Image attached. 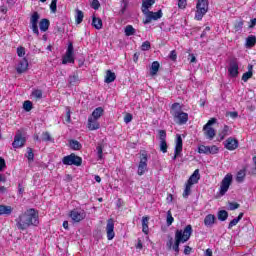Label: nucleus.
<instances>
[{"mask_svg": "<svg viewBox=\"0 0 256 256\" xmlns=\"http://www.w3.org/2000/svg\"><path fill=\"white\" fill-rule=\"evenodd\" d=\"M31 225H39V213L33 208L26 210L16 219V227L20 231H25Z\"/></svg>", "mask_w": 256, "mask_h": 256, "instance_id": "nucleus-1", "label": "nucleus"}, {"mask_svg": "<svg viewBox=\"0 0 256 256\" xmlns=\"http://www.w3.org/2000/svg\"><path fill=\"white\" fill-rule=\"evenodd\" d=\"M191 235H193V226L191 224L187 225L184 230H176L175 232V243L173 245V238H170L166 243L168 249H173L175 253H179V245L181 243H187L189 239H191Z\"/></svg>", "mask_w": 256, "mask_h": 256, "instance_id": "nucleus-2", "label": "nucleus"}, {"mask_svg": "<svg viewBox=\"0 0 256 256\" xmlns=\"http://www.w3.org/2000/svg\"><path fill=\"white\" fill-rule=\"evenodd\" d=\"M172 116L174 117L175 123L178 125H185L189 121V114L181 111V104L174 103L172 105Z\"/></svg>", "mask_w": 256, "mask_h": 256, "instance_id": "nucleus-3", "label": "nucleus"}, {"mask_svg": "<svg viewBox=\"0 0 256 256\" xmlns=\"http://www.w3.org/2000/svg\"><path fill=\"white\" fill-rule=\"evenodd\" d=\"M207 11H209V0H197L194 19L196 21H203Z\"/></svg>", "mask_w": 256, "mask_h": 256, "instance_id": "nucleus-4", "label": "nucleus"}, {"mask_svg": "<svg viewBox=\"0 0 256 256\" xmlns=\"http://www.w3.org/2000/svg\"><path fill=\"white\" fill-rule=\"evenodd\" d=\"M217 123V118H211L208 120V122L203 126V132L206 139L209 141H213L215 139V136L217 135V132L215 131V128H213V125Z\"/></svg>", "mask_w": 256, "mask_h": 256, "instance_id": "nucleus-5", "label": "nucleus"}, {"mask_svg": "<svg viewBox=\"0 0 256 256\" xmlns=\"http://www.w3.org/2000/svg\"><path fill=\"white\" fill-rule=\"evenodd\" d=\"M147 161H148V155L146 151H142L140 153V161L138 164V170H137V174L141 177L144 174L147 173L148 168H147Z\"/></svg>", "mask_w": 256, "mask_h": 256, "instance_id": "nucleus-6", "label": "nucleus"}, {"mask_svg": "<svg viewBox=\"0 0 256 256\" xmlns=\"http://www.w3.org/2000/svg\"><path fill=\"white\" fill-rule=\"evenodd\" d=\"M67 63H75V52L72 42L68 43L66 53L62 57V65H67Z\"/></svg>", "mask_w": 256, "mask_h": 256, "instance_id": "nucleus-7", "label": "nucleus"}, {"mask_svg": "<svg viewBox=\"0 0 256 256\" xmlns=\"http://www.w3.org/2000/svg\"><path fill=\"white\" fill-rule=\"evenodd\" d=\"M62 163L63 165H75L76 167H81L83 159L75 154H70L63 158Z\"/></svg>", "mask_w": 256, "mask_h": 256, "instance_id": "nucleus-8", "label": "nucleus"}, {"mask_svg": "<svg viewBox=\"0 0 256 256\" xmlns=\"http://www.w3.org/2000/svg\"><path fill=\"white\" fill-rule=\"evenodd\" d=\"M231 183H233V176L231 174H227L223 178L219 188V193L221 197H223V195H225V193L229 191V187H231Z\"/></svg>", "mask_w": 256, "mask_h": 256, "instance_id": "nucleus-9", "label": "nucleus"}, {"mask_svg": "<svg viewBox=\"0 0 256 256\" xmlns=\"http://www.w3.org/2000/svg\"><path fill=\"white\" fill-rule=\"evenodd\" d=\"M143 14L145 15V19L143 21L144 25H149V23L152 21H157L163 17V12L161 10L158 12H152L148 10V12H144Z\"/></svg>", "mask_w": 256, "mask_h": 256, "instance_id": "nucleus-10", "label": "nucleus"}, {"mask_svg": "<svg viewBox=\"0 0 256 256\" xmlns=\"http://www.w3.org/2000/svg\"><path fill=\"white\" fill-rule=\"evenodd\" d=\"M41 18V16H39L38 12H33V14L30 17V25H31V29L33 31V33L35 35H37V37H39V19Z\"/></svg>", "mask_w": 256, "mask_h": 256, "instance_id": "nucleus-11", "label": "nucleus"}, {"mask_svg": "<svg viewBox=\"0 0 256 256\" xmlns=\"http://www.w3.org/2000/svg\"><path fill=\"white\" fill-rule=\"evenodd\" d=\"M106 233L108 241H112L115 238V221L111 218L107 221Z\"/></svg>", "mask_w": 256, "mask_h": 256, "instance_id": "nucleus-12", "label": "nucleus"}, {"mask_svg": "<svg viewBox=\"0 0 256 256\" xmlns=\"http://www.w3.org/2000/svg\"><path fill=\"white\" fill-rule=\"evenodd\" d=\"M70 218L74 223H79L80 221H83L85 219V211L74 209L70 212Z\"/></svg>", "mask_w": 256, "mask_h": 256, "instance_id": "nucleus-13", "label": "nucleus"}, {"mask_svg": "<svg viewBox=\"0 0 256 256\" xmlns=\"http://www.w3.org/2000/svg\"><path fill=\"white\" fill-rule=\"evenodd\" d=\"M228 73L230 77H237V75H239V63H237V59H232L230 61Z\"/></svg>", "mask_w": 256, "mask_h": 256, "instance_id": "nucleus-14", "label": "nucleus"}, {"mask_svg": "<svg viewBox=\"0 0 256 256\" xmlns=\"http://www.w3.org/2000/svg\"><path fill=\"white\" fill-rule=\"evenodd\" d=\"M160 139V151L162 153H167V132L165 130H159Z\"/></svg>", "mask_w": 256, "mask_h": 256, "instance_id": "nucleus-15", "label": "nucleus"}, {"mask_svg": "<svg viewBox=\"0 0 256 256\" xmlns=\"http://www.w3.org/2000/svg\"><path fill=\"white\" fill-rule=\"evenodd\" d=\"M225 149H228V151H235L237 147H239V141L233 137H229L224 142Z\"/></svg>", "mask_w": 256, "mask_h": 256, "instance_id": "nucleus-16", "label": "nucleus"}, {"mask_svg": "<svg viewBox=\"0 0 256 256\" xmlns=\"http://www.w3.org/2000/svg\"><path fill=\"white\" fill-rule=\"evenodd\" d=\"M25 137H23V135L21 134H16L14 137V141L12 143V147L14 149H20V147H23L25 145Z\"/></svg>", "mask_w": 256, "mask_h": 256, "instance_id": "nucleus-17", "label": "nucleus"}, {"mask_svg": "<svg viewBox=\"0 0 256 256\" xmlns=\"http://www.w3.org/2000/svg\"><path fill=\"white\" fill-rule=\"evenodd\" d=\"M87 127L89 131H97V129H100L101 124L99 123V120L91 118V116H89Z\"/></svg>", "mask_w": 256, "mask_h": 256, "instance_id": "nucleus-18", "label": "nucleus"}, {"mask_svg": "<svg viewBox=\"0 0 256 256\" xmlns=\"http://www.w3.org/2000/svg\"><path fill=\"white\" fill-rule=\"evenodd\" d=\"M199 179H201V175L199 174V169H196L188 179L187 183H190L191 185H196V183H199Z\"/></svg>", "mask_w": 256, "mask_h": 256, "instance_id": "nucleus-19", "label": "nucleus"}, {"mask_svg": "<svg viewBox=\"0 0 256 256\" xmlns=\"http://www.w3.org/2000/svg\"><path fill=\"white\" fill-rule=\"evenodd\" d=\"M29 68V62L27 59H23L19 62L18 67H17V73H25L27 69Z\"/></svg>", "mask_w": 256, "mask_h": 256, "instance_id": "nucleus-20", "label": "nucleus"}, {"mask_svg": "<svg viewBox=\"0 0 256 256\" xmlns=\"http://www.w3.org/2000/svg\"><path fill=\"white\" fill-rule=\"evenodd\" d=\"M155 5V0H142V13H147Z\"/></svg>", "mask_w": 256, "mask_h": 256, "instance_id": "nucleus-21", "label": "nucleus"}, {"mask_svg": "<svg viewBox=\"0 0 256 256\" xmlns=\"http://www.w3.org/2000/svg\"><path fill=\"white\" fill-rule=\"evenodd\" d=\"M176 155H181V152L183 151V138H181V135H177L176 137V146H175Z\"/></svg>", "mask_w": 256, "mask_h": 256, "instance_id": "nucleus-22", "label": "nucleus"}, {"mask_svg": "<svg viewBox=\"0 0 256 256\" xmlns=\"http://www.w3.org/2000/svg\"><path fill=\"white\" fill-rule=\"evenodd\" d=\"M255 45H256V37H255V35H249L246 38V42H245L246 49H253V47H255Z\"/></svg>", "mask_w": 256, "mask_h": 256, "instance_id": "nucleus-23", "label": "nucleus"}, {"mask_svg": "<svg viewBox=\"0 0 256 256\" xmlns=\"http://www.w3.org/2000/svg\"><path fill=\"white\" fill-rule=\"evenodd\" d=\"M149 216L142 217V232L149 235Z\"/></svg>", "mask_w": 256, "mask_h": 256, "instance_id": "nucleus-24", "label": "nucleus"}, {"mask_svg": "<svg viewBox=\"0 0 256 256\" xmlns=\"http://www.w3.org/2000/svg\"><path fill=\"white\" fill-rule=\"evenodd\" d=\"M204 225L206 227H213V225H215V215L213 214L206 215V217L204 218Z\"/></svg>", "mask_w": 256, "mask_h": 256, "instance_id": "nucleus-25", "label": "nucleus"}, {"mask_svg": "<svg viewBox=\"0 0 256 256\" xmlns=\"http://www.w3.org/2000/svg\"><path fill=\"white\" fill-rule=\"evenodd\" d=\"M92 26L95 27L98 31L103 29V20H101L99 17L93 16Z\"/></svg>", "mask_w": 256, "mask_h": 256, "instance_id": "nucleus-26", "label": "nucleus"}, {"mask_svg": "<svg viewBox=\"0 0 256 256\" xmlns=\"http://www.w3.org/2000/svg\"><path fill=\"white\" fill-rule=\"evenodd\" d=\"M116 79L117 75H115V72H112L111 70L106 71L105 83H113Z\"/></svg>", "mask_w": 256, "mask_h": 256, "instance_id": "nucleus-27", "label": "nucleus"}, {"mask_svg": "<svg viewBox=\"0 0 256 256\" xmlns=\"http://www.w3.org/2000/svg\"><path fill=\"white\" fill-rule=\"evenodd\" d=\"M103 108L102 107H98L96 109H94V111L92 112L91 114V118L92 119H96V120H99L101 119V117L103 116Z\"/></svg>", "mask_w": 256, "mask_h": 256, "instance_id": "nucleus-28", "label": "nucleus"}, {"mask_svg": "<svg viewBox=\"0 0 256 256\" xmlns=\"http://www.w3.org/2000/svg\"><path fill=\"white\" fill-rule=\"evenodd\" d=\"M11 213H13V208L11 206L0 205V216L11 215Z\"/></svg>", "mask_w": 256, "mask_h": 256, "instance_id": "nucleus-29", "label": "nucleus"}, {"mask_svg": "<svg viewBox=\"0 0 256 256\" xmlns=\"http://www.w3.org/2000/svg\"><path fill=\"white\" fill-rule=\"evenodd\" d=\"M49 25H50V22L48 19H45V18L42 19L39 23L40 31H43V32L48 31Z\"/></svg>", "mask_w": 256, "mask_h": 256, "instance_id": "nucleus-30", "label": "nucleus"}, {"mask_svg": "<svg viewBox=\"0 0 256 256\" xmlns=\"http://www.w3.org/2000/svg\"><path fill=\"white\" fill-rule=\"evenodd\" d=\"M124 33H125L126 37H131L132 35H135V33H137V30H135L133 28V25H127L124 28Z\"/></svg>", "mask_w": 256, "mask_h": 256, "instance_id": "nucleus-31", "label": "nucleus"}, {"mask_svg": "<svg viewBox=\"0 0 256 256\" xmlns=\"http://www.w3.org/2000/svg\"><path fill=\"white\" fill-rule=\"evenodd\" d=\"M251 77H253V66H249V71L242 75V81H244V83H247V81H249Z\"/></svg>", "mask_w": 256, "mask_h": 256, "instance_id": "nucleus-32", "label": "nucleus"}, {"mask_svg": "<svg viewBox=\"0 0 256 256\" xmlns=\"http://www.w3.org/2000/svg\"><path fill=\"white\" fill-rule=\"evenodd\" d=\"M79 81H80L79 80V74H76V73L70 75L69 78H68V83L70 85H78Z\"/></svg>", "mask_w": 256, "mask_h": 256, "instance_id": "nucleus-33", "label": "nucleus"}, {"mask_svg": "<svg viewBox=\"0 0 256 256\" xmlns=\"http://www.w3.org/2000/svg\"><path fill=\"white\" fill-rule=\"evenodd\" d=\"M227 135H231V128L229 126L225 125L223 130L219 134L221 141H223V139H225V137H227Z\"/></svg>", "mask_w": 256, "mask_h": 256, "instance_id": "nucleus-34", "label": "nucleus"}, {"mask_svg": "<svg viewBox=\"0 0 256 256\" xmlns=\"http://www.w3.org/2000/svg\"><path fill=\"white\" fill-rule=\"evenodd\" d=\"M243 219V212H241L237 218H234L228 225V229H233V227H235V225H237L239 223V221H241Z\"/></svg>", "mask_w": 256, "mask_h": 256, "instance_id": "nucleus-35", "label": "nucleus"}, {"mask_svg": "<svg viewBox=\"0 0 256 256\" xmlns=\"http://www.w3.org/2000/svg\"><path fill=\"white\" fill-rule=\"evenodd\" d=\"M160 64L157 61H154L150 67V75L155 76L159 72Z\"/></svg>", "mask_w": 256, "mask_h": 256, "instance_id": "nucleus-36", "label": "nucleus"}, {"mask_svg": "<svg viewBox=\"0 0 256 256\" xmlns=\"http://www.w3.org/2000/svg\"><path fill=\"white\" fill-rule=\"evenodd\" d=\"M83 11L81 10H76V16H75V19H76V23L77 25L83 23Z\"/></svg>", "mask_w": 256, "mask_h": 256, "instance_id": "nucleus-37", "label": "nucleus"}, {"mask_svg": "<svg viewBox=\"0 0 256 256\" xmlns=\"http://www.w3.org/2000/svg\"><path fill=\"white\" fill-rule=\"evenodd\" d=\"M193 186V184H190L189 182L186 183L184 192H183V197L185 199H187V197H189V195L191 194V187Z\"/></svg>", "mask_w": 256, "mask_h": 256, "instance_id": "nucleus-38", "label": "nucleus"}, {"mask_svg": "<svg viewBox=\"0 0 256 256\" xmlns=\"http://www.w3.org/2000/svg\"><path fill=\"white\" fill-rule=\"evenodd\" d=\"M227 217H229V213L225 210H221L218 212L219 221H227Z\"/></svg>", "mask_w": 256, "mask_h": 256, "instance_id": "nucleus-39", "label": "nucleus"}, {"mask_svg": "<svg viewBox=\"0 0 256 256\" xmlns=\"http://www.w3.org/2000/svg\"><path fill=\"white\" fill-rule=\"evenodd\" d=\"M70 147L71 149H74V151H79V149H81V143L77 140H71Z\"/></svg>", "mask_w": 256, "mask_h": 256, "instance_id": "nucleus-40", "label": "nucleus"}, {"mask_svg": "<svg viewBox=\"0 0 256 256\" xmlns=\"http://www.w3.org/2000/svg\"><path fill=\"white\" fill-rule=\"evenodd\" d=\"M245 170H240L238 173H237V176H236V181L238 183H243V181L245 180Z\"/></svg>", "mask_w": 256, "mask_h": 256, "instance_id": "nucleus-41", "label": "nucleus"}, {"mask_svg": "<svg viewBox=\"0 0 256 256\" xmlns=\"http://www.w3.org/2000/svg\"><path fill=\"white\" fill-rule=\"evenodd\" d=\"M96 153L99 160L103 159V144H98L96 147Z\"/></svg>", "mask_w": 256, "mask_h": 256, "instance_id": "nucleus-42", "label": "nucleus"}, {"mask_svg": "<svg viewBox=\"0 0 256 256\" xmlns=\"http://www.w3.org/2000/svg\"><path fill=\"white\" fill-rule=\"evenodd\" d=\"M198 153L209 155V146L201 145L198 147Z\"/></svg>", "mask_w": 256, "mask_h": 256, "instance_id": "nucleus-43", "label": "nucleus"}, {"mask_svg": "<svg viewBox=\"0 0 256 256\" xmlns=\"http://www.w3.org/2000/svg\"><path fill=\"white\" fill-rule=\"evenodd\" d=\"M23 109L24 111H27V112L31 111V109H33V103L29 100L25 101L23 103Z\"/></svg>", "mask_w": 256, "mask_h": 256, "instance_id": "nucleus-44", "label": "nucleus"}, {"mask_svg": "<svg viewBox=\"0 0 256 256\" xmlns=\"http://www.w3.org/2000/svg\"><path fill=\"white\" fill-rule=\"evenodd\" d=\"M219 153V147L216 145L209 146L208 155H217Z\"/></svg>", "mask_w": 256, "mask_h": 256, "instance_id": "nucleus-45", "label": "nucleus"}, {"mask_svg": "<svg viewBox=\"0 0 256 256\" xmlns=\"http://www.w3.org/2000/svg\"><path fill=\"white\" fill-rule=\"evenodd\" d=\"M42 141H53V138L51 137V134L49 132H43L41 135Z\"/></svg>", "mask_w": 256, "mask_h": 256, "instance_id": "nucleus-46", "label": "nucleus"}, {"mask_svg": "<svg viewBox=\"0 0 256 256\" xmlns=\"http://www.w3.org/2000/svg\"><path fill=\"white\" fill-rule=\"evenodd\" d=\"M26 157H27L28 161H33V159H35V154L33 153V149L27 148Z\"/></svg>", "mask_w": 256, "mask_h": 256, "instance_id": "nucleus-47", "label": "nucleus"}, {"mask_svg": "<svg viewBox=\"0 0 256 256\" xmlns=\"http://www.w3.org/2000/svg\"><path fill=\"white\" fill-rule=\"evenodd\" d=\"M173 221H175V219L173 218V215L171 214V211L167 212V220L166 223L169 226L173 225Z\"/></svg>", "mask_w": 256, "mask_h": 256, "instance_id": "nucleus-48", "label": "nucleus"}, {"mask_svg": "<svg viewBox=\"0 0 256 256\" xmlns=\"http://www.w3.org/2000/svg\"><path fill=\"white\" fill-rule=\"evenodd\" d=\"M151 49V42L145 41L141 45V51H149Z\"/></svg>", "mask_w": 256, "mask_h": 256, "instance_id": "nucleus-49", "label": "nucleus"}, {"mask_svg": "<svg viewBox=\"0 0 256 256\" xmlns=\"http://www.w3.org/2000/svg\"><path fill=\"white\" fill-rule=\"evenodd\" d=\"M5 167H7V164L5 163V159H3V157H0V171H3ZM1 181H3V176H1L0 174V183Z\"/></svg>", "mask_w": 256, "mask_h": 256, "instance_id": "nucleus-50", "label": "nucleus"}, {"mask_svg": "<svg viewBox=\"0 0 256 256\" xmlns=\"http://www.w3.org/2000/svg\"><path fill=\"white\" fill-rule=\"evenodd\" d=\"M32 96L35 97L36 99H41L43 97V91H41V90H34L32 92Z\"/></svg>", "mask_w": 256, "mask_h": 256, "instance_id": "nucleus-51", "label": "nucleus"}, {"mask_svg": "<svg viewBox=\"0 0 256 256\" xmlns=\"http://www.w3.org/2000/svg\"><path fill=\"white\" fill-rule=\"evenodd\" d=\"M50 10L52 13H57V0L51 1Z\"/></svg>", "mask_w": 256, "mask_h": 256, "instance_id": "nucleus-52", "label": "nucleus"}, {"mask_svg": "<svg viewBox=\"0 0 256 256\" xmlns=\"http://www.w3.org/2000/svg\"><path fill=\"white\" fill-rule=\"evenodd\" d=\"M17 55L18 57H25V48L24 47H18L17 48Z\"/></svg>", "mask_w": 256, "mask_h": 256, "instance_id": "nucleus-53", "label": "nucleus"}, {"mask_svg": "<svg viewBox=\"0 0 256 256\" xmlns=\"http://www.w3.org/2000/svg\"><path fill=\"white\" fill-rule=\"evenodd\" d=\"M179 9H185L187 7V0H178Z\"/></svg>", "mask_w": 256, "mask_h": 256, "instance_id": "nucleus-54", "label": "nucleus"}, {"mask_svg": "<svg viewBox=\"0 0 256 256\" xmlns=\"http://www.w3.org/2000/svg\"><path fill=\"white\" fill-rule=\"evenodd\" d=\"M131 121H133V115H131L130 113L126 114L124 117V123H131Z\"/></svg>", "mask_w": 256, "mask_h": 256, "instance_id": "nucleus-55", "label": "nucleus"}, {"mask_svg": "<svg viewBox=\"0 0 256 256\" xmlns=\"http://www.w3.org/2000/svg\"><path fill=\"white\" fill-rule=\"evenodd\" d=\"M91 6H92V9L97 10L99 9V7H101V4L99 3V0H93Z\"/></svg>", "mask_w": 256, "mask_h": 256, "instance_id": "nucleus-56", "label": "nucleus"}, {"mask_svg": "<svg viewBox=\"0 0 256 256\" xmlns=\"http://www.w3.org/2000/svg\"><path fill=\"white\" fill-rule=\"evenodd\" d=\"M66 117L67 123H71V109L69 107L66 108Z\"/></svg>", "mask_w": 256, "mask_h": 256, "instance_id": "nucleus-57", "label": "nucleus"}, {"mask_svg": "<svg viewBox=\"0 0 256 256\" xmlns=\"http://www.w3.org/2000/svg\"><path fill=\"white\" fill-rule=\"evenodd\" d=\"M171 61H176L177 60V52H175V50H172L170 52V55H169Z\"/></svg>", "mask_w": 256, "mask_h": 256, "instance_id": "nucleus-58", "label": "nucleus"}, {"mask_svg": "<svg viewBox=\"0 0 256 256\" xmlns=\"http://www.w3.org/2000/svg\"><path fill=\"white\" fill-rule=\"evenodd\" d=\"M229 209H230V211H235V209H239V204L238 203H230Z\"/></svg>", "mask_w": 256, "mask_h": 256, "instance_id": "nucleus-59", "label": "nucleus"}, {"mask_svg": "<svg viewBox=\"0 0 256 256\" xmlns=\"http://www.w3.org/2000/svg\"><path fill=\"white\" fill-rule=\"evenodd\" d=\"M235 29L236 31H241L243 29V22H238L236 25H235Z\"/></svg>", "mask_w": 256, "mask_h": 256, "instance_id": "nucleus-60", "label": "nucleus"}, {"mask_svg": "<svg viewBox=\"0 0 256 256\" xmlns=\"http://www.w3.org/2000/svg\"><path fill=\"white\" fill-rule=\"evenodd\" d=\"M191 251H192L191 247L185 246L184 255H191Z\"/></svg>", "mask_w": 256, "mask_h": 256, "instance_id": "nucleus-61", "label": "nucleus"}, {"mask_svg": "<svg viewBox=\"0 0 256 256\" xmlns=\"http://www.w3.org/2000/svg\"><path fill=\"white\" fill-rule=\"evenodd\" d=\"M229 116L232 118V119H237V117L239 116V114L237 112H229Z\"/></svg>", "mask_w": 256, "mask_h": 256, "instance_id": "nucleus-62", "label": "nucleus"}, {"mask_svg": "<svg viewBox=\"0 0 256 256\" xmlns=\"http://www.w3.org/2000/svg\"><path fill=\"white\" fill-rule=\"evenodd\" d=\"M255 25H256V19H255V18H254V19H251L249 28H250V29H253V27H255Z\"/></svg>", "mask_w": 256, "mask_h": 256, "instance_id": "nucleus-63", "label": "nucleus"}, {"mask_svg": "<svg viewBox=\"0 0 256 256\" xmlns=\"http://www.w3.org/2000/svg\"><path fill=\"white\" fill-rule=\"evenodd\" d=\"M205 256H213V251L211 249H207L205 252Z\"/></svg>", "mask_w": 256, "mask_h": 256, "instance_id": "nucleus-64", "label": "nucleus"}]
</instances>
